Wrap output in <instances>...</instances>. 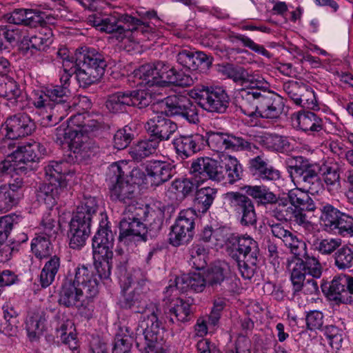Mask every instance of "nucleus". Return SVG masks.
Returning <instances> with one entry per match:
<instances>
[{
    "label": "nucleus",
    "mask_w": 353,
    "mask_h": 353,
    "mask_svg": "<svg viewBox=\"0 0 353 353\" xmlns=\"http://www.w3.org/2000/svg\"><path fill=\"white\" fill-rule=\"evenodd\" d=\"M45 321L44 316L41 313H34L28 316L26 319V330L30 340L37 339L42 333Z\"/></svg>",
    "instance_id": "nucleus-39"
},
{
    "label": "nucleus",
    "mask_w": 353,
    "mask_h": 353,
    "mask_svg": "<svg viewBox=\"0 0 353 353\" xmlns=\"http://www.w3.org/2000/svg\"><path fill=\"white\" fill-rule=\"evenodd\" d=\"M320 222L325 230L333 232L336 225L344 213L341 212L331 205L327 204L321 209Z\"/></svg>",
    "instance_id": "nucleus-33"
},
{
    "label": "nucleus",
    "mask_w": 353,
    "mask_h": 353,
    "mask_svg": "<svg viewBox=\"0 0 353 353\" xmlns=\"http://www.w3.org/2000/svg\"><path fill=\"white\" fill-rule=\"evenodd\" d=\"M335 264L339 269L353 266V250L347 246L340 248L335 254Z\"/></svg>",
    "instance_id": "nucleus-50"
},
{
    "label": "nucleus",
    "mask_w": 353,
    "mask_h": 353,
    "mask_svg": "<svg viewBox=\"0 0 353 353\" xmlns=\"http://www.w3.org/2000/svg\"><path fill=\"white\" fill-rule=\"evenodd\" d=\"M174 283V286L170 285L167 288V292L170 291L173 292L174 290H179L181 292L188 290L201 292L204 290L207 281L201 272H192L178 276Z\"/></svg>",
    "instance_id": "nucleus-25"
},
{
    "label": "nucleus",
    "mask_w": 353,
    "mask_h": 353,
    "mask_svg": "<svg viewBox=\"0 0 353 353\" xmlns=\"http://www.w3.org/2000/svg\"><path fill=\"white\" fill-rule=\"evenodd\" d=\"M177 62L182 66L190 70H196L199 64L210 67L212 64V58L202 52L195 53L189 50H182L176 57Z\"/></svg>",
    "instance_id": "nucleus-30"
},
{
    "label": "nucleus",
    "mask_w": 353,
    "mask_h": 353,
    "mask_svg": "<svg viewBox=\"0 0 353 353\" xmlns=\"http://www.w3.org/2000/svg\"><path fill=\"white\" fill-rule=\"evenodd\" d=\"M225 198L235 212L241 216L242 224L252 225L256 223L254 207L248 196L239 192H230L225 194Z\"/></svg>",
    "instance_id": "nucleus-18"
},
{
    "label": "nucleus",
    "mask_w": 353,
    "mask_h": 353,
    "mask_svg": "<svg viewBox=\"0 0 353 353\" xmlns=\"http://www.w3.org/2000/svg\"><path fill=\"white\" fill-rule=\"evenodd\" d=\"M236 250L243 256V259H246L253 265L256 263V254L257 250L256 242L249 236H243L237 240Z\"/></svg>",
    "instance_id": "nucleus-34"
},
{
    "label": "nucleus",
    "mask_w": 353,
    "mask_h": 353,
    "mask_svg": "<svg viewBox=\"0 0 353 353\" xmlns=\"http://www.w3.org/2000/svg\"><path fill=\"white\" fill-rule=\"evenodd\" d=\"M46 174L48 183L43 184L39 189L37 198L43 202L47 207L54 206L59 196L65 191L69 178L72 174L68 170L66 162H51L46 168Z\"/></svg>",
    "instance_id": "nucleus-5"
},
{
    "label": "nucleus",
    "mask_w": 353,
    "mask_h": 353,
    "mask_svg": "<svg viewBox=\"0 0 353 353\" xmlns=\"http://www.w3.org/2000/svg\"><path fill=\"white\" fill-rule=\"evenodd\" d=\"M216 190L211 187H204L199 189L196 194V201L199 205V210L206 212L212 205L216 195Z\"/></svg>",
    "instance_id": "nucleus-44"
},
{
    "label": "nucleus",
    "mask_w": 353,
    "mask_h": 353,
    "mask_svg": "<svg viewBox=\"0 0 353 353\" xmlns=\"http://www.w3.org/2000/svg\"><path fill=\"white\" fill-rule=\"evenodd\" d=\"M221 143L220 152L228 149L237 150L243 146L242 139L225 133H223Z\"/></svg>",
    "instance_id": "nucleus-58"
},
{
    "label": "nucleus",
    "mask_w": 353,
    "mask_h": 353,
    "mask_svg": "<svg viewBox=\"0 0 353 353\" xmlns=\"http://www.w3.org/2000/svg\"><path fill=\"white\" fill-rule=\"evenodd\" d=\"M221 161L230 183H232L241 179L243 168L236 157L225 155L223 156Z\"/></svg>",
    "instance_id": "nucleus-37"
},
{
    "label": "nucleus",
    "mask_w": 353,
    "mask_h": 353,
    "mask_svg": "<svg viewBox=\"0 0 353 353\" xmlns=\"http://www.w3.org/2000/svg\"><path fill=\"white\" fill-rule=\"evenodd\" d=\"M135 215L141 218L142 222H145V227L148 226L154 230L160 229L164 219V211L159 208H137Z\"/></svg>",
    "instance_id": "nucleus-31"
},
{
    "label": "nucleus",
    "mask_w": 353,
    "mask_h": 353,
    "mask_svg": "<svg viewBox=\"0 0 353 353\" xmlns=\"http://www.w3.org/2000/svg\"><path fill=\"white\" fill-rule=\"evenodd\" d=\"M196 212L188 208L180 212L169 234L170 243L179 246L190 241L193 236Z\"/></svg>",
    "instance_id": "nucleus-13"
},
{
    "label": "nucleus",
    "mask_w": 353,
    "mask_h": 353,
    "mask_svg": "<svg viewBox=\"0 0 353 353\" xmlns=\"http://www.w3.org/2000/svg\"><path fill=\"white\" fill-rule=\"evenodd\" d=\"M132 341L130 335H117L113 353H130Z\"/></svg>",
    "instance_id": "nucleus-64"
},
{
    "label": "nucleus",
    "mask_w": 353,
    "mask_h": 353,
    "mask_svg": "<svg viewBox=\"0 0 353 353\" xmlns=\"http://www.w3.org/2000/svg\"><path fill=\"white\" fill-rule=\"evenodd\" d=\"M296 104L309 109L314 108L316 106V100L313 90L306 85L305 90L301 92Z\"/></svg>",
    "instance_id": "nucleus-59"
},
{
    "label": "nucleus",
    "mask_w": 353,
    "mask_h": 353,
    "mask_svg": "<svg viewBox=\"0 0 353 353\" xmlns=\"http://www.w3.org/2000/svg\"><path fill=\"white\" fill-rule=\"evenodd\" d=\"M173 165L165 161H152L145 165V174L150 183L159 185L168 181L172 175Z\"/></svg>",
    "instance_id": "nucleus-26"
},
{
    "label": "nucleus",
    "mask_w": 353,
    "mask_h": 353,
    "mask_svg": "<svg viewBox=\"0 0 353 353\" xmlns=\"http://www.w3.org/2000/svg\"><path fill=\"white\" fill-rule=\"evenodd\" d=\"M90 221L72 216L70 223L68 236L70 247L80 249L85 244L90 234Z\"/></svg>",
    "instance_id": "nucleus-23"
},
{
    "label": "nucleus",
    "mask_w": 353,
    "mask_h": 353,
    "mask_svg": "<svg viewBox=\"0 0 353 353\" xmlns=\"http://www.w3.org/2000/svg\"><path fill=\"white\" fill-rule=\"evenodd\" d=\"M97 206V202L94 197H85L77 207L74 216L91 222L92 216L96 213Z\"/></svg>",
    "instance_id": "nucleus-43"
},
{
    "label": "nucleus",
    "mask_w": 353,
    "mask_h": 353,
    "mask_svg": "<svg viewBox=\"0 0 353 353\" xmlns=\"http://www.w3.org/2000/svg\"><path fill=\"white\" fill-rule=\"evenodd\" d=\"M51 243L45 236L35 237L31 244V250L37 258L42 259L50 254Z\"/></svg>",
    "instance_id": "nucleus-49"
},
{
    "label": "nucleus",
    "mask_w": 353,
    "mask_h": 353,
    "mask_svg": "<svg viewBox=\"0 0 353 353\" xmlns=\"http://www.w3.org/2000/svg\"><path fill=\"white\" fill-rule=\"evenodd\" d=\"M31 46L39 50H45L52 42V32L50 29H42L30 39Z\"/></svg>",
    "instance_id": "nucleus-48"
},
{
    "label": "nucleus",
    "mask_w": 353,
    "mask_h": 353,
    "mask_svg": "<svg viewBox=\"0 0 353 353\" xmlns=\"http://www.w3.org/2000/svg\"><path fill=\"white\" fill-rule=\"evenodd\" d=\"M135 208L128 205L124 212V216L120 222L119 239L121 241L134 236H141L146 232V227L141 218L135 215Z\"/></svg>",
    "instance_id": "nucleus-19"
},
{
    "label": "nucleus",
    "mask_w": 353,
    "mask_h": 353,
    "mask_svg": "<svg viewBox=\"0 0 353 353\" xmlns=\"http://www.w3.org/2000/svg\"><path fill=\"white\" fill-rule=\"evenodd\" d=\"M294 128L303 131L319 132L322 129V121L311 112H297L291 117Z\"/></svg>",
    "instance_id": "nucleus-28"
},
{
    "label": "nucleus",
    "mask_w": 353,
    "mask_h": 353,
    "mask_svg": "<svg viewBox=\"0 0 353 353\" xmlns=\"http://www.w3.org/2000/svg\"><path fill=\"white\" fill-rule=\"evenodd\" d=\"M306 325L309 330H320L323 325V314L318 310L310 311L306 316Z\"/></svg>",
    "instance_id": "nucleus-62"
},
{
    "label": "nucleus",
    "mask_w": 353,
    "mask_h": 353,
    "mask_svg": "<svg viewBox=\"0 0 353 353\" xmlns=\"http://www.w3.org/2000/svg\"><path fill=\"white\" fill-rule=\"evenodd\" d=\"M131 105L137 106L139 108H143L148 106L151 102V93L144 90H137L130 92Z\"/></svg>",
    "instance_id": "nucleus-54"
},
{
    "label": "nucleus",
    "mask_w": 353,
    "mask_h": 353,
    "mask_svg": "<svg viewBox=\"0 0 353 353\" xmlns=\"http://www.w3.org/2000/svg\"><path fill=\"white\" fill-rule=\"evenodd\" d=\"M98 285L92 271L85 266L78 267L73 282L67 281L63 285L59 301L67 307L74 306L80 301L83 293L88 298L95 296Z\"/></svg>",
    "instance_id": "nucleus-3"
},
{
    "label": "nucleus",
    "mask_w": 353,
    "mask_h": 353,
    "mask_svg": "<svg viewBox=\"0 0 353 353\" xmlns=\"http://www.w3.org/2000/svg\"><path fill=\"white\" fill-rule=\"evenodd\" d=\"M35 129V124L27 114L10 117L1 125V134L8 139H17L30 134Z\"/></svg>",
    "instance_id": "nucleus-16"
},
{
    "label": "nucleus",
    "mask_w": 353,
    "mask_h": 353,
    "mask_svg": "<svg viewBox=\"0 0 353 353\" xmlns=\"http://www.w3.org/2000/svg\"><path fill=\"white\" fill-rule=\"evenodd\" d=\"M45 152L44 147L37 142L21 145L1 163L0 170L8 174L23 172L28 163L38 160Z\"/></svg>",
    "instance_id": "nucleus-11"
},
{
    "label": "nucleus",
    "mask_w": 353,
    "mask_h": 353,
    "mask_svg": "<svg viewBox=\"0 0 353 353\" xmlns=\"http://www.w3.org/2000/svg\"><path fill=\"white\" fill-rule=\"evenodd\" d=\"M341 244L339 239H326L316 241L314 245L315 248L322 254H330Z\"/></svg>",
    "instance_id": "nucleus-57"
},
{
    "label": "nucleus",
    "mask_w": 353,
    "mask_h": 353,
    "mask_svg": "<svg viewBox=\"0 0 353 353\" xmlns=\"http://www.w3.org/2000/svg\"><path fill=\"white\" fill-rule=\"evenodd\" d=\"M242 97L245 99L241 105V110L250 118L252 124L255 125L254 119L260 117L259 115V101L252 99L248 100L245 96H242Z\"/></svg>",
    "instance_id": "nucleus-56"
},
{
    "label": "nucleus",
    "mask_w": 353,
    "mask_h": 353,
    "mask_svg": "<svg viewBox=\"0 0 353 353\" xmlns=\"http://www.w3.org/2000/svg\"><path fill=\"white\" fill-rule=\"evenodd\" d=\"M261 142L269 149L281 150L287 145L285 138L276 134H265L261 137Z\"/></svg>",
    "instance_id": "nucleus-51"
},
{
    "label": "nucleus",
    "mask_w": 353,
    "mask_h": 353,
    "mask_svg": "<svg viewBox=\"0 0 353 353\" xmlns=\"http://www.w3.org/2000/svg\"><path fill=\"white\" fill-rule=\"evenodd\" d=\"M165 114L169 116L181 114L190 123L198 121V114L195 106L185 96H170L165 99Z\"/></svg>",
    "instance_id": "nucleus-17"
},
{
    "label": "nucleus",
    "mask_w": 353,
    "mask_h": 353,
    "mask_svg": "<svg viewBox=\"0 0 353 353\" xmlns=\"http://www.w3.org/2000/svg\"><path fill=\"white\" fill-rule=\"evenodd\" d=\"M158 145L159 142L155 139L143 140L133 146L130 154L134 159L141 160L153 154Z\"/></svg>",
    "instance_id": "nucleus-38"
},
{
    "label": "nucleus",
    "mask_w": 353,
    "mask_h": 353,
    "mask_svg": "<svg viewBox=\"0 0 353 353\" xmlns=\"http://www.w3.org/2000/svg\"><path fill=\"white\" fill-rule=\"evenodd\" d=\"M305 85L298 81H290L284 83L283 89L287 94L296 103L301 92L305 90Z\"/></svg>",
    "instance_id": "nucleus-60"
},
{
    "label": "nucleus",
    "mask_w": 353,
    "mask_h": 353,
    "mask_svg": "<svg viewBox=\"0 0 353 353\" xmlns=\"http://www.w3.org/2000/svg\"><path fill=\"white\" fill-rule=\"evenodd\" d=\"M145 128L152 135L161 140H168L177 130L176 124L167 119L163 112L152 117Z\"/></svg>",
    "instance_id": "nucleus-24"
},
{
    "label": "nucleus",
    "mask_w": 353,
    "mask_h": 353,
    "mask_svg": "<svg viewBox=\"0 0 353 353\" xmlns=\"http://www.w3.org/2000/svg\"><path fill=\"white\" fill-rule=\"evenodd\" d=\"M188 94L203 110L210 112L223 113L228 107L229 97L219 87L198 86L190 90Z\"/></svg>",
    "instance_id": "nucleus-12"
},
{
    "label": "nucleus",
    "mask_w": 353,
    "mask_h": 353,
    "mask_svg": "<svg viewBox=\"0 0 353 353\" xmlns=\"http://www.w3.org/2000/svg\"><path fill=\"white\" fill-rule=\"evenodd\" d=\"M21 94L17 83L12 78L3 76L0 79V96L8 100H15Z\"/></svg>",
    "instance_id": "nucleus-41"
},
{
    "label": "nucleus",
    "mask_w": 353,
    "mask_h": 353,
    "mask_svg": "<svg viewBox=\"0 0 353 353\" xmlns=\"http://www.w3.org/2000/svg\"><path fill=\"white\" fill-rule=\"evenodd\" d=\"M60 268V259L54 256L44 265L40 274V283L43 288H47L54 281L55 276Z\"/></svg>",
    "instance_id": "nucleus-35"
},
{
    "label": "nucleus",
    "mask_w": 353,
    "mask_h": 353,
    "mask_svg": "<svg viewBox=\"0 0 353 353\" xmlns=\"http://www.w3.org/2000/svg\"><path fill=\"white\" fill-rule=\"evenodd\" d=\"M243 97L249 99L259 101V115L267 119L278 118L283 112L284 103L283 99L278 95L263 93L256 91L243 92Z\"/></svg>",
    "instance_id": "nucleus-14"
},
{
    "label": "nucleus",
    "mask_w": 353,
    "mask_h": 353,
    "mask_svg": "<svg viewBox=\"0 0 353 353\" xmlns=\"http://www.w3.org/2000/svg\"><path fill=\"white\" fill-rule=\"evenodd\" d=\"M273 235L283 241L286 247L296 256V258L306 255L305 243L300 241L294 234L285 229L280 224L272 226Z\"/></svg>",
    "instance_id": "nucleus-27"
},
{
    "label": "nucleus",
    "mask_w": 353,
    "mask_h": 353,
    "mask_svg": "<svg viewBox=\"0 0 353 353\" xmlns=\"http://www.w3.org/2000/svg\"><path fill=\"white\" fill-rule=\"evenodd\" d=\"M72 60L80 86L88 87L98 82L104 74L105 64L95 49L81 48Z\"/></svg>",
    "instance_id": "nucleus-4"
},
{
    "label": "nucleus",
    "mask_w": 353,
    "mask_h": 353,
    "mask_svg": "<svg viewBox=\"0 0 353 353\" xmlns=\"http://www.w3.org/2000/svg\"><path fill=\"white\" fill-rule=\"evenodd\" d=\"M88 22L97 30L107 33H115L116 39L122 43V47L128 51L134 49L136 44L153 36L152 28L128 15L114 13L110 15L92 14L88 17Z\"/></svg>",
    "instance_id": "nucleus-1"
},
{
    "label": "nucleus",
    "mask_w": 353,
    "mask_h": 353,
    "mask_svg": "<svg viewBox=\"0 0 353 353\" xmlns=\"http://www.w3.org/2000/svg\"><path fill=\"white\" fill-rule=\"evenodd\" d=\"M85 115L79 114L71 117L67 124L63 123L55 131L56 141L60 144L66 143L75 157H83L85 150L87 133L92 125L86 121Z\"/></svg>",
    "instance_id": "nucleus-6"
},
{
    "label": "nucleus",
    "mask_w": 353,
    "mask_h": 353,
    "mask_svg": "<svg viewBox=\"0 0 353 353\" xmlns=\"http://www.w3.org/2000/svg\"><path fill=\"white\" fill-rule=\"evenodd\" d=\"M23 181L16 178L12 182L0 185V211L8 212L23 197Z\"/></svg>",
    "instance_id": "nucleus-20"
},
{
    "label": "nucleus",
    "mask_w": 353,
    "mask_h": 353,
    "mask_svg": "<svg viewBox=\"0 0 353 353\" xmlns=\"http://www.w3.org/2000/svg\"><path fill=\"white\" fill-rule=\"evenodd\" d=\"M147 319L142 322L144 328L143 334L149 347H154V344L162 340L161 330L157 315L153 310H148Z\"/></svg>",
    "instance_id": "nucleus-29"
},
{
    "label": "nucleus",
    "mask_w": 353,
    "mask_h": 353,
    "mask_svg": "<svg viewBox=\"0 0 353 353\" xmlns=\"http://www.w3.org/2000/svg\"><path fill=\"white\" fill-rule=\"evenodd\" d=\"M205 143V137L199 133L181 135L173 140L176 153L183 159L188 158L201 150Z\"/></svg>",
    "instance_id": "nucleus-22"
},
{
    "label": "nucleus",
    "mask_w": 353,
    "mask_h": 353,
    "mask_svg": "<svg viewBox=\"0 0 353 353\" xmlns=\"http://www.w3.org/2000/svg\"><path fill=\"white\" fill-rule=\"evenodd\" d=\"M132 101L128 92H117L110 95L106 101L107 108L112 112L123 111L125 106L131 105Z\"/></svg>",
    "instance_id": "nucleus-40"
},
{
    "label": "nucleus",
    "mask_w": 353,
    "mask_h": 353,
    "mask_svg": "<svg viewBox=\"0 0 353 353\" xmlns=\"http://www.w3.org/2000/svg\"><path fill=\"white\" fill-rule=\"evenodd\" d=\"M133 134L131 133V128L125 126L119 130L114 137V146L118 150L125 148L132 139Z\"/></svg>",
    "instance_id": "nucleus-53"
},
{
    "label": "nucleus",
    "mask_w": 353,
    "mask_h": 353,
    "mask_svg": "<svg viewBox=\"0 0 353 353\" xmlns=\"http://www.w3.org/2000/svg\"><path fill=\"white\" fill-rule=\"evenodd\" d=\"M303 260L305 270L307 274L314 277L319 278L321 274V268L320 263L314 257H310L306 253L304 256H301Z\"/></svg>",
    "instance_id": "nucleus-63"
},
{
    "label": "nucleus",
    "mask_w": 353,
    "mask_h": 353,
    "mask_svg": "<svg viewBox=\"0 0 353 353\" xmlns=\"http://www.w3.org/2000/svg\"><path fill=\"white\" fill-rule=\"evenodd\" d=\"M74 330L73 324L70 321H67L61 327V337L63 342L68 345L72 353H79L78 350V341L75 334L73 333Z\"/></svg>",
    "instance_id": "nucleus-47"
},
{
    "label": "nucleus",
    "mask_w": 353,
    "mask_h": 353,
    "mask_svg": "<svg viewBox=\"0 0 353 353\" xmlns=\"http://www.w3.org/2000/svg\"><path fill=\"white\" fill-rule=\"evenodd\" d=\"M242 190L249 196L255 199H258L262 203L272 202L275 199V196L263 185H246Z\"/></svg>",
    "instance_id": "nucleus-45"
},
{
    "label": "nucleus",
    "mask_w": 353,
    "mask_h": 353,
    "mask_svg": "<svg viewBox=\"0 0 353 353\" xmlns=\"http://www.w3.org/2000/svg\"><path fill=\"white\" fill-rule=\"evenodd\" d=\"M190 171L197 185L207 179L220 181L224 179L222 166L210 157L197 158L192 163Z\"/></svg>",
    "instance_id": "nucleus-15"
},
{
    "label": "nucleus",
    "mask_w": 353,
    "mask_h": 353,
    "mask_svg": "<svg viewBox=\"0 0 353 353\" xmlns=\"http://www.w3.org/2000/svg\"><path fill=\"white\" fill-rule=\"evenodd\" d=\"M113 246L112 232L107 227L101 226L94 236L92 248L97 272L101 279H108L110 275Z\"/></svg>",
    "instance_id": "nucleus-10"
},
{
    "label": "nucleus",
    "mask_w": 353,
    "mask_h": 353,
    "mask_svg": "<svg viewBox=\"0 0 353 353\" xmlns=\"http://www.w3.org/2000/svg\"><path fill=\"white\" fill-rule=\"evenodd\" d=\"M230 273L229 265L223 261H219L212 264L207 270L205 279L207 283L212 285L221 283Z\"/></svg>",
    "instance_id": "nucleus-32"
},
{
    "label": "nucleus",
    "mask_w": 353,
    "mask_h": 353,
    "mask_svg": "<svg viewBox=\"0 0 353 353\" xmlns=\"http://www.w3.org/2000/svg\"><path fill=\"white\" fill-rule=\"evenodd\" d=\"M70 93L68 87L56 86L47 90L46 92L37 90L33 94V103L38 108H44L47 114L43 117L42 123L44 125H52L60 121L64 117L63 114H59L65 105L62 104L68 100Z\"/></svg>",
    "instance_id": "nucleus-9"
},
{
    "label": "nucleus",
    "mask_w": 353,
    "mask_h": 353,
    "mask_svg": "<svg viewBox=\"0 0 353 353\" xmlns=\"http://www.w3.org/2000/svg\"><path fill=\"white\" fill-rule=\"evenodd\" d=\"M333 233L342 236H353V217L344 213Z\"/></svg>",
    "instance_id": "nucleus-55"
},
{
    "label": "nucleus",
    "mask_w": 353,
    "mask_h": 353,
    "mask_svg": "<svg viewBox=\"0 0 353 353\" xmlns=\"http://www.w3.org/2000/svg\"><path fill=\"white\" fill-rule=\"evenodd\" d=\"M134 81L147 89L153 87L189 86L194 81L190 74L177 71L167 63L159 61L142 65L133 73Z\"/></svg>",
    "instance_id": "nucleus-2"
},
{
    "label": "nucleus",
    "mask_w": 353,
    "mask_h": 353,
    "mask_svg": "<svg viewBox=\"0 0 353 353\" xmlns=\"http://www.w3.org/2000/svg\"><path fill=\"white\" fill-rule=\"evenodd\" d=\"M277 205L281 219L293 221L304 227L309 226L310 222L305 212L313 211L315 207L307 192L299 188L292 189L288 192V199H281Z\"/></svg>",
    "instance_id": "nucleus-7"
},
{
    "label": "nucleus",
    "mask_w": 353,
    "mask_h": 353,
    "mask_svg": "<svg viewBox=\"0 0 353 353\" xmlns=\"http://www.w3.org/2000/svg\"><path fill=\"white\" fill-rule=\"evenodd\" d=\"M139 170L132 168L127 161H122L111 164L108 170L110 180H116V183L110 188V194L112 200L128 203L134 197L135 186L134 176Z\"/></svg>",
    "instance_id": "nucleus-8"
},
{
    "label": "nucleus",
    "mask_w": 353,
    "mask_h": 353,
    "mask_svg": "<svg viewBox=\"0 0 353 353\" xmlns=\"http://www.w3.org/2000/svg\"><path fill=\"white\" fill-rule=\"evenodd\" d=\"M193 187V183L186 178L175 179L171 185L172 190H174L175 193L181 194L182 196H186L191 192Z\"/></svg>",
    "instance_id": "nucleus-61"
},
{
    "label": "nucleus",
    "mask_w": 353,
    "mask_h": 353,
    "mask_svg": "<svg viewBox=\"0 0 353 353\" xmlns=\"http://www.w3.org/2000/svg\"><path fill=\"white\" fill-rule=\"evenodd\" d=\"M291 270V281L293 285L294 292H299L301 290V282L305 281V267L303 260L301 257L295 258L289 265Z\"/></svg>",
    "instance_id": "nucleus-36"
},
{
    "label": "nucleus",
    "mask_w": 353,
    "mask_h": 353,
    "mask_svg": "<svg viewBox=\"0 0 353 353\" xmlns=\"http://www.w3.org/2000/svg\"><path fill=\"white\" fill-rule=\"evenodd\" d=\"M148 290V288L145 285V282L141 281L136 283L130 299L131 305H135L138 308L145 305V294Z\"/></svg>",
    "instance_id": "nucleus-52"
},
{
    "label": "nucleus",
    "mask_w": 353,
    "mask_h": 353,
    "mask_svg": "<svg viewBox=\"0 0 353 353\" xmlns=\"http://www.w3.org/2000/svg\"><path fill=\"white\" fill-rule=\"evenodd\" d=\"M329 296L335 301L353 303V278L345 274L334 278L329 288Z\"/></svg>",
    "instance_id": "nucleus-21"
},
{
    "label": "nucleus",
    "mask_w": 353,
    "mask_h": 353,
    "mask_svg": "<svg viewBox=\"0 0 353 353\" xmlns=\"http://www.w3.org/2000/svg\"><path fill=\"white\" fill-rule=\"evenodd\" d=\"M245 79L242 85L248 88V90H243L241 93L242 96L244 94L243 92L252 90H257L262 94L265 93V90L268 88V83L259 74L248 73L247 71V77Z\"/></svg>",
    "instance_id": "nucleus-42"
},
{
    "label": "nucleus",
    "mask_w": 353,
    "mask_h": 353,
    "mask_svg": "<svg viewBox=\"0 0 353 353\" xmlns=\"http://www.w3.org/2000/svg\"><path fill=\"white\" fill-rule=\"evenodd\" d=\"M209 248L202 244L194 245L190 250L191 262L197 270L205 268L207 263Z\"/></svg>",
    "instance_id": "nucleus-46"
}]
</instances>
